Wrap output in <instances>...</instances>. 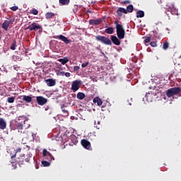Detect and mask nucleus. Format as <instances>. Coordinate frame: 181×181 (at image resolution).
I'll return each instance as SVG.
<instances>
[{"mask_svg":"<svg viewBox=\"0 0 181 181\" xmlns=\"http://www.w3.org/2000/svg\"><path fill=\"white\" fill-rule=\"evenodd\" d=\"M110 39L103 35H97L95 37V40L98 42H101L103 45H107V46H111V45L115 44L116 46H119L121 45V41L117 36L111 35Z\"/></svg>","mask_w":181,"mask_h":181,"instance_id":"f257e3e1","label":"nucleus"},{"mask_svg":"<svg viewBox=\"0 0 181 181\" xmlns=\"http://www.w3.org/2000/svg\"><path fill=\"white\" fill-rule=\"evenodd\" d=\"M16 129H18V132H23V129H28L30 128V123L29 120L26 119L25 117H18L16 119L15 124Z\"/></svg>","mask_w":181,"mask_h":181,"instance_id":"f03ea898","label":"nucleus"},{"mask_svg":"<svg viewBox=\"0 0 181 181\" xmlns=\"http://www.w3.org/2000/svg\"><path fill=\"white\" fill-rule=\"evenodd\" d=\"M16 162L19 165V166H23V165H25V162H26L27 163H30V162H35V158L33 157L32 154H28L26 157L25 156V155H23L17 158Z\"/></svg>","mask_w":181,"mask_h":181,"instance_id":"7ed1b4c3","label":"nucleus"},{"mask_svg":"<svg viewBox=\"0 0 181 181\" xmlns=\"http://www.w3.org/2000/svg\"><path fill=\"white\" fill-rule=\"evenodd\" d=\"M114 23L116 25V32L118 39H124V37H125V29H124V26L118 23L117 21H115Z\"/></svg>","mask_w":181,"mask_h":181,"instance_id":"20e7f679","label":"nucleus"},{"mask_svg":"<svg viewBox=\"0 0 181 181\" xmlns=\"http://www.w3.org/2000/svg\"><path fill=\"white\" fill-rule=\"evenodd\" d=\"M181 88L180 87H174L166 90L165 94L167 97L170 98V97H173V95H176L180 93Z\"/></svg>","mask_w":181,"mask_h":181,"instance_id":"39448f33","label":"nucleus"},{"mask_svg":"<svg viewBox=\"0 0 181 181\" xmlns=\"http://www.w3.org/2000/svg\"><path fill=\"white\" fill-rule=\"evenodd\" d=\"M81 86V81H78V80L74 81L71 84L72 91L76 93V91H77L80 88Z\"/></svg>","mask_w":181,"mask_h":181,"instance_id":"423d86ee","label":"nucleus"},{"mask_svg":"<svg viewBox=\"0 0 181 181\" xmlns=\"http://www.w3.org/2000/svg\"><path fill=\"white\" fill-rule=\"evenodd\" d=\"M26 29H28L32 32V30H38V29H42V25H39L37 23H33L31 25H29Z\"/></svg>","mask_w":181,"mask_h":181,"instance_id":"0eeeda50","label":"nucleus"},{"mask_svg":"<svg viewBox=\"0 0 181 181\" xmlns=\"http://www.w3.org/2000/svg\"><path fill=\"white\" fill-rule=\"evenodd\" d=\"M54 39H59V40H62V42H64L65 45H69V43H71V40H69L66 36L63 35H57L56 37H54Z\"/></svg>","mask_w":181,"mask_h":181,"instance_id":"6e6552de","label":"nucleus"},{"mask_svg":"<svg viewBox=\"0 0 181 181\" xmlns=\"http://www.w3.org/2000/svg\"><path fill=\"white\" fill-rule=\"evenodd\" d=\"M13 21L15 20L14 19L13 20L10 19V21L5 20L1 25L2 29H4V30H8V29H9V25H12L13 23Z\"/></svg>","mask_w":181,"mask_h":181,"instance_id":"1a4fd4ad","label":"nucleus"},{"mask_svg":"<svg viewBox=\"0 0 181 181\" xmlns=\"http://www.w3.org/2000/svg\"><path fill=\"white\" fill-rule=\"evenodd\" d=\"M36 101L38 105H45L47 103V98H44L43 96H37Z\"/></svg>","mask_w":181,"mask_h":181,"instance_id":"9d476101","label":"nucleus"},{"mask_svg":"<svg viewBox=\"0 0 181 181\" xmlns=\"http://www.w3.org/2000/svg\"><path fill=\"white\" fill-rule=\"evenodd\" d=\"M81 144L82 146L85 148V149H88V151H90V149H91V143H90V141L86 139H82Z\"/></svg>","mask_w":181,"mask_h":181,"instance_id":"9b49d317","label":"nucleus"},{"mask_svg":"<svg viewBox=\"0 0 181 181\" xmlns=\"http://www.w3.org/2000/svg\"><path fill=\"white\" fill-rule=\"evenodd\" d=\"M42 156H44L45 159H47L49 162H52V154L47 150L43 149L42 151Z\"/></svg>","mask_w":181,"mask_h":181,"instance_id":"f8f14e48","label":"nucleus"},{"mask_svg":"<svg viewBox=\"0 0 181 181\" xmlns=\"http://www.w3.org/2000/svg\"><path fill=\"white\" fill-rule=\"evenodd\" d=\"M103 23V18L91 19L89 20V25H97Z\"/></svg>","mask_w":181,"mask_h":181,"instance_id":"ddd939ff","label":"nucleus"},{"mask_svg":"<svg viewBox=\"0 0 181 181\" xmlns=\"http://www.w3.org/2000/svg\"><path fill=\"white\" fill-rule=\"evenodd\" d=\"M118 16H122V13L127 14V9L122 7H119L116 11Z\"/></svg>","mask_w":181,"mask_h":181,"instance_id":"4468645a","label":"nucleus"},{"mask_svg":"<svg viewBox=\"0 0 181 181\" xmlns=\"http://www.w3.org/2000/svg\"><path fill=\"white\" fill-rule=\"evenodd\" d=\"M46 84L48 87H53V86H56V81L53 78H49L45 80Z\"/></svg>","mask_w":181,"mask_h":181,"instance_id":"2eb2a0df","label":"nucleus"},{"mask_svg":"<svg viewBox=\"0 0 181 181\" xmlns=\"http://www.w3.org/2000/svg\"><path fill=\"white\" fill-rule=\"evenodd\" d=\"M35 98V96H29V95H23V101L25 103H32V99Z\"/></svg>","mask_w":181,"mask_h":181,"instance_id":"dca6fc26","label":"nucleus"},{"mask_svg":"<svg viewBox=\"0 0 181 181\" xmlns=\"http://www.w3.org/2000/svg\"><path fill=\"white\" fill-rule=\"evenodd\" d=\"M93 103H94V104H97V105H98V107H101V105H103V100L99 97H95L93 99Z\"/></svg>","mask_w":181,"mask_h":181,"instance_id":"f3484780","label":"nucleus"},{"mask_svg":"<svg viewBox=\"0 0 181 181\" xmlns=\"http://www.w3.org/2000/svg\"><path fill=\"white\" fill-rule=\"evenodd\" d=\"M6 128V122L5 119L0 117V129H5Z\"/></svg>","mask_w":181,"mask_h":181,"instance_id":"a211bd4d","label":"nucleus"},{"mask_svg":"<svg viewBox=\"0 0 181 181\" xmlns=\"http://www.w3.org/2000/svg\"><path fill=\"white\" fill-rule=\"evenodd\" d=\"M76 98H78V100H84V98H86V94L83 92H79L76 95Z\"/></svg>","mask_w":181,"mask_h":181,"instance_id":"6ab92c4d","label":"nucleus"},{"mask_svg":"<svg viewBox=\"0 0 181 181\" xmlns=\"http://www.w3.org/2000/svg\"><path fill=\"white\" fill-rule=\"evenodd\" d=\"M59 63H61V64L64 66V64H66V63H69V58L68 57H64L63 59H59Z\"/></svg>","mask_w":181,"mask_h":181,"instance_id":"aec40b11","label":"nucleus"},{"mask_svg":"<svg viewBox=\"0 0 181 181\" xmlns=\"http://www.w3.org/2000/svg\"><path fill=\"white\" fill-rule=\"evenodd\" d=\"M105 33H107V35H112L114 33V28L112 27H109L105 29Z\"/></svg>","mask_w":181,"mask_h":181,"instance_id":"412c9836","label":"nucleus"},{"mask_svg":"<svg viewBox=\"0 0 181 181\" xmlns=\"http://www.w3.org/2000/svg\"><path fill=\"white\" fill-rule=\"evenodd\" d=\"M126 11H127V13H128V12H129V13H132V12H134V6L132 4L129 5L127 7Z\"/></svg>","mask_w":181,"mask_h":181,"instance_id":"4be33fe9","label":"nucleus"},{"mask_svg":"<svg viewBox=\"0 0 181 181\" xmlns=\"http://www.w3.org/2000/svg\"><path fill=\"white\" fill-rule=\"evenodd\" d=\"M145 16V13L144 11H139L136 12V18H144Z\"/></svg>","mask_w":181,"mask_h":181,"instance_id":"5701e85b","label":"nucleus"},{"mask_svg":"<svg viewBox=\"0 0 181 181\" xmlns=\"http://www.w3.org/2000/svg\"><path fill=\"white\" fill-rule=\"evenodd\" d=\"M54 16V13L52 12L46 13L45 18L46 19H51V18H53Z\"/></svg>","mask_w":181,"mask_h":181,"instance_id":"b1692460","label":"nucleus"},{"mask_svg":"<svg viewBox=\"0 0 181 181\" xmlns=\"http://www.w3.org/2000/svg\"><path fill=\"white\" fill-rule=\"evenodd\" d=\"M16 46H18V42H16V40H13L10 47L11 50H15L16 49Z\"/></svg>","mask_w":181,"mask_h":181,"instance_id":"393cba45","label":"nucleus"},{"mask_svg":"<svg viewBox=\"0 0 181 181\" xmlns=\"http://www.w3.org/2000/svg\"><path fill=\"white\" fill-rule=\"evenodd\" d=\"M163 50H168L169 49V42L168 41H165L163 43Z\"/></svg>","mask_w":181,"mask_h":181,"instance_id":"a878e982","label":"nucleus"},{"mask_svg":"<svg viewBox=\"0 0 181 181\" xmlns=\"http://www.w3.org/2000/svg\"><path fill=\"white\" fill-rule=\"evenodd\" d=\"M66 108V107L64 105H63L61 107V110H62V112H64V114H66V115H69V111Z\"/></svg>","mask_w":181,"mask_h":181,"instance_id":"bb28decb","label":"nucleus"},{"mask_svg":"<svg viewBox=\"0 0 181 181\" xmlns=\"http://www.w3.org/2000/svg\"><path fill=\"white\" fill-rule=\"evenodd\" d=\"M59 4L62 5H69L70 0H59Z\"/></svg>","mask_w":181,"mask_h":181,"instance_id":"cd10ccee","label":"nucleus"},{"mask_svg":"<svg viewBox=\"0 0 181 181\" xmlns=\"http://www.w3.org/2000/svg\"><path fill=\"white\" fill-rule=\"evenodd\" d=\"M7 103L9 104H12L15 103V97H9L7 98Z\"/></svg>","mask_w":181,"mask_h":181,"instance_id":"c85d7f7f","label":"nucleus"},{"mask_svg":"<svg viewBox=\"0 0 181 181\" xmlns=\"http://www.w3.org/2000/svg\"><path fill=\"white\" fill-rule=\"evenodd\" d=\"M21 151H22V148H18L16 150L15 154L13 155V156H11V159H15V158H16V153H18V152H21Z\"/></svg>","mask_w":181,"mask_h":181,"instance_id":"c756f323","label":"nucleus"},{"mask_svg":"<svg viewBox=\"0 0 181 181\" xmlns=\"http://www.w3.org/2000/svg\"><path fill=\"white\" fill-rule=\"evenodd\" d=\"M42 165H43L45 167L50 166V161H49V160L48 161H46V160L42 161Z\"/></svg>","mask_w":181,"mask_h":181,"instance_id":"7c9ffc66","label":"nucleus"},{"mask_svg":"<svg viewBox=\"0 0 181 181\" xmlns=\"http://www.w3.org/2000/svg\"><path fill=\"white\" fill-rule=\"evenodd\" d=\"M61 75L65 76L66 77H70V76H71V74H70L69 72L64 73V71H62L61 72Z\"/></svg>","mask_w":181,"mask_h":181,"instance_id":"2f4dec72","label":"nucleus"},{"mask_svg":"<svg viewBox=\"0 0 181 181\" xmlns=\"http://www.w3.org/2000/svg\"><path fill=\"white\" fill-rule=\"evenodd\" d=\"M31 13H32L33 15H37V14L39 13V11H38L37 9H36V8H33V9L31 10Z\"/></svg>","mask_w":181,"mask_h":181,"instance_id":"473e14b6","label":"nucleus"},{"mask_svg":"<svg viewBox=\"0 0 181 181\" xmlns=\"http://www.w3.org/2000/svg\"><path fill=\"white\" fill-rule=\"evenodd\" d=\"M151 42V37H146L144 40V43L146 45V43H150Z\"/></svg>","mask_w":181,"mask_h":181,"instance_id":"72a5a7b5","label":"nucleus"},{"mask_svg":"<svg viewBox=\"0 0 181 181\" xmlns=\"http://www.w3.org/2000/svg\"><path fill=\"white\" fill-rule=\"evenodd\" d=\"M150 45L151 46V47H158V44H156V42H151L150 43Z\"/></svg>","mask_w":181,"mask_h":181,"instance_id":"f704fd0d","label":"nucleus"},{"mask_svg":"<svg viewBox=\"0 0 181 181\" xmlns=\"http://www.w3.org/2000/svg\"><path fill=\"white\" fill-rule=\"evenodd\" d=\"M89 64H90V63H89L88 62H84V63H83V64H81V67H82L83 69H85V67H87V66H88Z\"/></svg>","mask_w":181,"mask_h":181,"instance_id":"c9c22d12","label":"nucleus"},{"mask_svg":"<svg viewBox=\"0 0 181 181\" xmlns=\"http://www.w3.org/2000/svg\"><path fill=\"white\" fill-rule=\"evenodd\" d=\"M10 9H11V11H13V12H15L16 11H18V7L17 6H14L11 7Z\"/></svg>","mask_w":181,"mask_h":181,"instance_id":"e433bc0d","label":"nucleus"},{"mask_svg":"<svg viewBox=\"0 0 181 181\" xmlns=\"http://www.w3.org/2000/svg\"><path fill=\"white\" fill-rule=\"evenodd\" d=\"M80 70V66H74V71H78Z\"/></svg>","mask_w":181,"mask_h":181,"instance_id":"4c0bfd02","label":"nucleus"},{"mask_svg":"<svg viewBox=\"0 0 181 181\" xmlns=\"http://www.w3.org/2000/svg\"><path fill=\"white\" fill-rule=\"evenodd\" d=\"M45 111H49V110H50V107L49 105H47L45 107H44Z\"/></svg>","mask_w":181,"mask_h":181,"instance_id":"58836bf2","label":"nucleus"},{"mask_svg":"<svg viewBox=\"0 0 181 181\" xmlns=\"http://www.w3.org/2000/svg\"><path fill=\"white\" fill-rule=\"evenodd\" d=\"M122 4H131V1L129 0H125L124 1L122 2Z\"/></svg>","mask_w":181,"mask_h":181,"instance_id":"ea45409f","label":"nucleus"},{"mask_svg":"<svg viewBox=\"0 0 181 181\" xmlns=\"http://www.w3.org/2000/svg\"><path fill=\"white\" fill-rule=\"evenodd\" d=\"M149 95H150V94L148 93V94H146V95H145V97H146V100H147V101H149Z\"/></svg>","mask_w":181,"mask_h":181,"instance_id":"a19ab883","label":"nucleus"},{"mask_svg":"<svg viewBox=\"0 0 181 181\" xmlns=\"http://www.w3.org/2000/svg\"><path fill=\"white\" fill-rule=\"evenodd\" d=\"M86 13H93V12L90 10H87Z\"/></svg>","mask_w":181,"mask_h":181,"instance_id":"79ce46f5","label":"nucleus"},{"mask_svg":"<svg viewBox=\"0 0 181 181\" xmlns=\"http://www.w3.org/2000/svg\"><path fill=\"white\" fill-rule=\"evenodd\" d=\"M102 111H105V110H104V105L102 106Z\"/></svg>","mask_w":181,"mask_h":181,"instance_id":"37998d69","label":"nucleus"},{"mask_svg":"<svg viewBox=\"0 0 181 181\" xmlns=\"http://www.w3.org/2000/svg\"><path fill=\"white\" fill-rule=\"evenodd\" d=\"M90 4H95V1H91Z\"/></svg>","mask_w":181,"mask_h":181,"instance_id":"c03bdc74","label":"nucleus"},{"mask_svg":"<svg viewBox=\"0 0 181 181\" xmlns=\"http://www.w3.org/2000/svg\"><path fill=\"white\" fill-rule=\"evenodd\" d=\"M98 124H100V122H98Z\"/></svg>","mask_w":181,"mask_h":181,"instance_id":"a18cd8bd","label":"nucleus"},{"mask_svg":"<svg viewBox=\"0 0 181 181\" xmlns=\"http://www.w3.org/2000/svg\"><path fill=\"white\" fill-rule=\"evenodd\" d=\"M0 42H1V37H0Z\"/></svg>","mask_w":181,"mask_h":181,"instance_id":"49530a36","label":"nucleus"}]
</instances>
